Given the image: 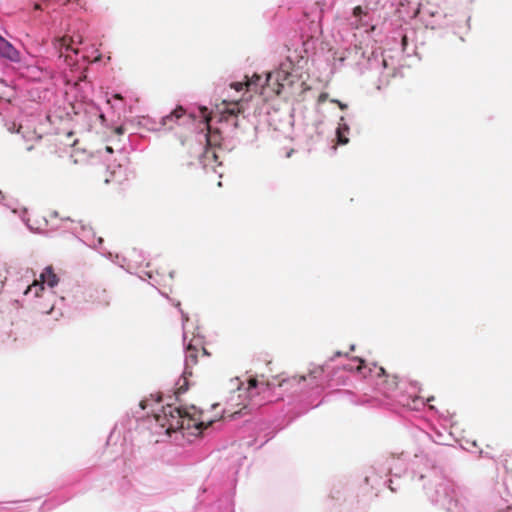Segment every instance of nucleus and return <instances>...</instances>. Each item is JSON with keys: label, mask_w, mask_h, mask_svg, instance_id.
<instances>
[{"label": "nucleus", "mask_w": 512, "mask_h": 512, "mask_svg": "<svg viewBox=\"0 0 512 512\" xmlns=\"http://www.w3.org/2000/svg\"><path fill=\"white\" fill-rule=\"evenodd\" d=\"M157 423L166 429V432L183 431V436L200 435L203 429L211 425V421L202 418V412L195 406L189 408L174 407L167 405L163 407L162 414L155 416Z\"/></svg>", "instance_id": "obj_1"}, {"label": "nucleus", "mask_w": 512, "mask_h": 512, "mask_svg": "<svg viewBox=\"0 0 512 512\" xmlns=\"http://www.w3.org/2000/svg\"><path fill=\"white\" fill-rule=\"evenodd\" d=\"M209 356V353L202 345L200 339H192L186 346L185 349V370L182 378L176 383L175 394L179 397L185 393L188 389L187 377L192 375V368L197 365L199 357Z\"/></svg>", "instance_id": "obj_2"}, {"label": "nucleus", "mask_w": 512, "mask_h": 512, "mask_svg": "<svg viewBox=\"0 0 512 512\" xmlns=\"http://www.w3.org/2000/svg\"><path fill=\"white\" fill-rule=\"evenodd\" d=\"M59 282L57 275L53 272L52 267H46L40 274V279L35 280L30 286L27 287L25 294L34 293L35 297L40 296V292L44 290V283L53 288Z\"/></svg>", "instance_id": "obj_3"}, {"label": "nucleus", "mask_w": 512, "mask_h": 512, "mask_svg": "<svg viewBox=\"0 0 512 512\" xmlns=\"http://www.w3.org/2000/svg\"><path fill=\"white\" fill-rule=\"evenodd\" d=\"M289 73L284 70H277L268 73L265 79V85L271 88L276 94H280L285 82L288 81Z\"/></svg>", "instance_id": "obj_4"}, {"label": "nucleus", "mask_w": 512, "mask_h": 512, "mask_svg": "<svg viewBox=\"0 0 512 512\" xmlns=\"http://www.w3.org/2000/svg\"><path fill=\"white\" fill-rule=\"evenodd\" d=\"M356 361L358 362L356 370L359 373H361L364 377L375 378L378 381L380 378L385 377L386 370L382 366L372 364L370 367H367L363 359L357 358Z\"/></svg>", "instance_id": "obj_5"}, {"label": "nucleus", "mask_w": 512, "mask_h": 512, "mask_svg": "<svg viewBox=\"0 0 512 512\" xmlns=\"http://www.w3.org/2000/svg\"><path fill=\"white\" fill-rule=\"evenodd\" d=\"M0 57L8 59L13 62L20 60V54L18 50L5 38L0 35Z\"/></svg>", "instance_id": "obj_6"}, {"label": "nucleus", "mask_w": 512, "mask_h": 512, "mask_svg": "<svg viewBox=\"0 0 512 512\" xmlns=\"http://www.w3.org/2000/svg\"><path fill=\"white\" fill-rule=\"evenodd\" d=\"M247 391L251 398L270 392V384L265 381H259L258 379L251 377L248 380Z\"/></svg>", "instance_id": "obj_7"}, {"label": "nucleus", "mask_w": 512, "mask_h": 512, "mask_svg": "<svg viewBox=\"0 0 512 512\" xmlns=\"http://www.w3.org/2000/svg\"><path fill=\"white\" fill-rule=\"evenodd\" d=\"M316 371L310 372L308 376L305 375H295L288 377L286 379H283L280 383V387H284L286 389L294 388L296 385H300L302 382L307 381L308 379H316V376L314 375Z\"/></svg>", "instance_id": "obj_8"}, {"label": "nucleus", "mask_w": 512, "mask_h": 512, "mask_svg": "<svg viewBox=\"0 0 512 512\" xmlns=\"http://www.w3.org/2000/svg\"><path fill=\"white\" fill-rule=\"evenodd\" d=\"M75 43L76 41L72 37L64 36L54 42V47L59 50L60 56L63 55V49L65 51L72 50L73 52L78 53V50L74 48Z\"/></svg>", "instance_id": "obj_9"}, {"label": "nucleus", "mask_w": 512, "mask_h": 512, "mask_svg": "<svg viewBox=\"0 0 512 512\" xmlns=\"http://www.w3.org/2000/svg\"><path fill=\"white\" fill-rule=\"evenodd\" d=\"M377 385L382 386L385 392L394 391L398 386V377L385 372V377L380 378Z\"/></svg>", "instance_id": "obj_10"}, {"label": "nucleus", "mask_w": 512, "mask_h": 512, "mask_svg": "<svg viewBox=\"0 0 512 512\" xmlns=\"http://www.w3.org/2000/svg\"><path fill=\"white\" fill-rule=\"evenodd\" d=\"M185 111L181 106L174 109L169 115L162 118V125L168 129L173 128V123L184 115Z\"/></svg>", "instance_id": "obj_11"}, {"label": "nucleus", "mask_w": 512, "mask_h": 512, "mask_svg": "<svg viewBox=\"0 0 512 512\" xmlns=\"http://www.w3.org/2000/svg\"><path fill=\"white\" fill-rule=\"evenodd\" d=\"M241 106L239 104V102H233V103H230L227 108H225V110L223 111V118H225V120H228V116H237L240 112H241Z\"/></svg>", "instance_id": "obj_12"}, {"label": "nucleus", "mask_w": 512, "mask_h": 512, "mask_svg": "<svg viewBox=\"0 0 512 512\" xmlns=\"http://www.w3.org/2000/svg\"><path fill=\"white\" fill-rule=\"evenodd\" d=\"M262 80V77L260 75L254 74L251 79H247L245 82V86L250 91H258V87H260L259 82ZM261 87L263 88L264 85L261 84Z\"/></svg>", "instance_id": "obj_13"}, {"label": "nucleus", "mask_w": 512, "mask_h": 512, "mask_svg": "<svg viewBox=\"0 0 512 512\" xmlns=\"http://www.w3.org/2000/svg\"><path fill=\"white\" fill-rule=\"evenodd\" d=\"M5 126L7 127V130L10 133H14V132L21 133V130H22V126L21 125H19L16 128V124L14 122H10V123H5Z\"/></svg>", "instance_id": "obj_14"}, {"label": "nucleus", "mask_w": 512, "mask_h": 512, "mask_svg": "<svg viewBox=\"0 0 512 512\" xmlns=\"http://www.w3.org/2000/svg\"><path fill=\"white\" fill-rule=\"evenodd\" d=\"M337 139L339 144H347L348 138L343 135L340 129L337 130Z\"/></svg>", "instance_id": "obj_15"}, {"label": "nucleus", "mask_w": 512, "mask_h": 512, "mask_svg": "<svg viewBox=\"0 0 512 512\" xmlns=\"http://www.w3.org/2000/svg\"><path fill=\"white\" fill-rule=\"evenodd\" d=\"M244 86H245V83H242V82H235V83L231 84V87L234 88L236 91H241Z\"/></svg>", "instance_id": "obj_16"}, {"label": "nucleus", "mask_w": 512, "mask_h": 512, "mask_svg": "<svg viewBox=\"0 0 512 512\" xmlns=\"http://www.w3.org/2000/svg\"><path fill=\"white\" fill-rule=\"evenodd\" d=\"M364 14L363 12V9L361 6H356L354 9H353V15L355 17H359L360 15Z\"/></svg>", "instance_id": "obj_17"}, {"label": "nucleus", "mask_w": 512, "mask_h": 512, "mask_svg": "<svg viewBox=\"0 0 512 512\" xmlns=\"http://www.w3.org/2000/svg\"><path fill=\"white\" fill-rule=\"evenodd\" d=\"M115 132L119 135L124 133V128L122 126H119L115 129Z\"/></svg>", "instance_id": "obj_18"}, {"label": "nucleus", "mask_w": 512, "mask_h": 512, "mask_svg": "<svg viewBox=\"0 0 512 512\" xmlns=\"http://www.w3.org/2000/svg\"><path fill=\"white\" fill-rule=\"evenodd\" d=\"M336 102L338 103V105H339L340 109L344 110V109H346V108H347V105H346V104H342V103H341V102H339V101H336Z\"/></svg>", "instance_id": "obj_19"}, {"label": "nucleus", "mask_w": 512, "mask_h": 512, "mask_svg": "<svg viewBox=\"0 0 512 512\" xmlns=\"http://www.w3.org/2000/svg\"><path fill=\"white\" fill-rule=\"evenodd\" d=\"M34 9H35V10H40V9H41V7H40V5H39V4H35Z\"/></svg>", "instance_id": "obj_20"}, {"label": "nucleus", "mask_w": 512, "mask_h": 512, "mask_svg": "<svg viewBox=\"0 0 512 512\" xmlns=\"http://www.w3.org/2000/svg\"><path fill=\"white\" fill-rule=\"evenodd\" d=\"M114 97H115L116 99H122V97H121L119 94H116Z\"/></svg>", "instance_id": "obj_21"}, {"label": "nucleus", "mask_w": 512, "mask_h": 512, "mask_svg": "<svg viewBox=\"0 0 512 512\" xmlns=\"http://www.w3.org/2000/svg\"><path fill=\"white\" fill-rule=\"evenodd\" d=\"M32 148H33L32 146H27V147H26V149H27L28 151H30Z\"/></svg>", "instance_id": "obj_22"}, {"label": "nucleus", "mask_w": 512, "mask_h": 512, "mask_svg": "<svg viewBox=\"0 0 512 512\" xmlns=\"http://www.w3.org/2000/svg\"><path fill=\"white\" fill-rule=\"evenodd\" d=\"M108 152H112V148L111 147H107L106 148Z\"/></svg>", "instance_id": "obj_23"}, {"label": "nucleus", "mask_w": 512, "mask_h": 512, "mask_svg": "<svg viewBox=\"0 0 512 512\" xmlns=\"http://www.w3.org/2000/svg\"><path fill=\"white\" fill-rule=\"evenodd\" d=\"M403 43H406V36L403 37Z\"/></svg>", "instance_id": "obj_24"}]
</instances>
